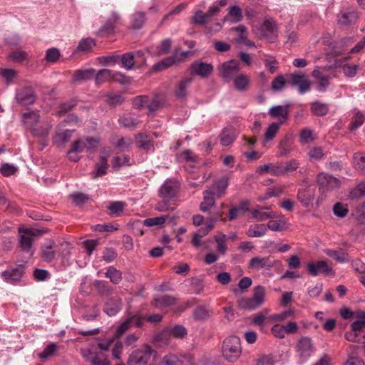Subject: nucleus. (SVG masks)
I'll return each instance as SVG.
<instances>
[{
    "instance_id": "nucleus-1",
    "label": "nucleus",
    "mask_w": 365,
    "mask_h": 365,
    "mask_svg": "<svg viewBox=\"0 0 365 365\" xmlns=\"http://www.w3.org/2000/svg\"><path fill=\"white\" fill-rule=\"evenodd\" d=\"M222 356L229 362H235L241 355L242 348L240 339L237 336L227 337L222 347Z\"/></svg>"
},
{
    "instance_id": "nucleus-2",
    "label": "nucleus",
    "mask_w": 365,
    "mask_h": 365,
    "mask_svg": "<svg viewBox=\"0 0 365 365\" xmlns=\"http://www.w3.org/2000/svg\"><path fill=\"white\" fill-rule=\"evenodd\" d=\"M19 246L22 252L28 254L30 257L32 256L35 252L34 247V241L35 237L41 235L42 232L38 230H34L29 228H19Z\"/></svg>"
},
{
    "instance_id": "nucleus-3",
    "label": "nucleus",
    "mask_w": 365,
    "mask_h": 365,
    "mask_svg": "<svg viewBox=\"0 0 365 365\" xmlns=\"http://www.w3.org/2000/svg\"><path fill=\"white\" fill-rule=\"evenodd\" d=\"M255 34L261 38L270 43L274 42L278 37V28L272 18H265L262 24L255 29Z\"/></svg>"
},
{
    "instance_id": "nucleus-4",
    "label": "nucleus",
    "mask_w": 365,
    "mask_h": 365,
    "mask_svg": "<svg viewBox=\"0 0 365 365\" xmlns=\"http://www.w3.org/2000/svg\"><path fill=\"white\" fill-rule=\"evenodd\" d=\"M264 288L258 285L255 287L252 297H244L238 301L239 307L243 309H255L263 304L264 301Z\"/></svg>"
},
{
    "instance_id": "nucleus-5",
    "label": "nucleus",
    "mask_w": 365,
    "mask_h": 365,
    "mask_svg": "<svg viewBox=\"0 0 365 365\" xmlns=\"http://www.w3.org/2000/svg\"><path fill=\"white\" fill-rule=\"evenodd\" d=\"M316 182L319 190L323 192L336 190L341 185L339 178L325 172H321L317 175Z\"/></svg>"
},
{
    "instance_id": "nucleus-6",
    "label": "nucleus",
    "mask_w": 365,
    "mask_h": 365,
    "mask_svg": "<svg viewBox=\"0 0 365 365\" xmlns=\"http://www.w3.org/2000/svg\"><path fill=\"white\" fill-rule=\"evenodd\" d=\"M25 272V266L19 264L16 267L7 269L0 273L2 279L7 284L18 285Z\"/></svg>"
},
{
    "instance_id": "nucleus-7",
    "label": "nucleus",
    "mask_w": 365,
    "mask_h": 365,
    "mask_svg": "<svg viewBox=\"0 0 365 365\" xmlns=\"http://www.w3.org/2000/svg\"><path fill=\"white\" fill-rule=\"evenodd\" d=\"M240 73V63L230 60L222 63L220 67V73L225 82H230Z\"/></svg>"
},
{
    "instance_id": "nucleus-8",
    "label": "nucleus",
    "mask_w": 365,
    "mask_h": 365,
    "mask_svg": "<svg viewBox=\"0 0 365 365\" xmlns=\"http://www.w3.org/2000/svg\"><path fill=\"white\" fill-rule=\"evenodd\" d=\"M288 83L294 87L298 88V92L300 94H304L309 91L311 82L302 73H291L289 77Z\"/></svg>"
},
{
    "instance_id": "nucleus-9",
    "label": "nucleus",
    "mask_w": 365,
    "mask_h": 365,
    "mask_svg": "<svg viewBox=\"0 0 365 365\" xmlns=\"http://www.w3.org/2000/svg\"><path fill=\"white\" fill-rule=\"evenodd\" d=\"M161 365H194V359L190 354L180 356L168 354L163 357Z\"/></svg>"
},
{
    "instance_id": "nucleus-10",
    "label": "nucleus",
    "mask_w": 365,
    "mask_h": 365,
    "mask_svg": "<svg viewBox=\"0 0 365 365\" xmlns=\"http://www.w3.org/2000/svg\"><path fill=\"white\" fill-rule=\"evenodd\" d=\"M16 99L23 106H31L36 101L35 91L31 86H26L16 91Z\"/></svg>"
},
{
    "instance_id": "nucleus-11",
    "label": "nucleus",
    "mask_w": 365,
    "mask_h": 365,
    "mask_svg": "<svg viewBox=\"0 0 365 365\" xmlns=\"http://www.w3.org/2000/svg\"><path fill=\"white\" fill-rule=\"evenodd\" d=\"M143 317L140 315H132L128 317L123 322H122L114 333L115 339H120L132 326L140 327Z\"/></svg>"
},
{
    "instance_id": "nucleus-12",
    "label": "nucleus",
    "mask_w": 365,
    "mask_h": 365,
    "mask_svg": "<svg viewBox=\"0 0 365 365\" xmlns=\"http://www.w3.org/2000/svg\"><path fill=\"white\" fill-rule=\"evenodd\" d=\"M296 351L302 359H307L314 353V346L312 339L309 336H302L296 344Z\"/></svg>"
},
{
    "instance_id": "nucleus-13",
    "label": "nucleus",
    "mask_w": 365,
    "mask_h": 365,
    "mask_svg": "<svg viewBox=\"0 0 365 365\" xmlns=\"http://www.w3.org/2000/svg\"><path fill=\"white\" fill-rule=\"evenodd\" d=\"M250 214L252 219L258 222L264 221L268 219H274L279 217V215L276 212L270 210L269 207L259 205L252 208L250 210Z\"/></svg>"
},
{
    "instance_id": "nucleus-14",
    "label": "nucleus",
    "mask_w": 365,
    "mask_h": 365,
    "mask_svg": "<svg viewBox=\"0 0 365 365\" xmlns=\"http://www.w3.org/2000/svg\"><path fill=\"white\" fill-rule=\"evenodd\" d=\"M297 199L303 207L308 209L313 206L315 199V190L309 187L299 188Z\"/></svg>"
},
{
    "instance_id": "nucleus-15",
    "label": "nucleus",
    "mask_w": 365,
    "mask_h": 365,
    "mask_svg": "<svg viewBox=\"0 0 365 365\" xmlns=\"http://www.w3.org/2000/svg\"><path fill=\"white\" fill-rule=\"evenodd\" d=\"M179 190L178 183L175 181L167 180L160 187L159 195L162 199L173 200L178 195Z\"/></svg>"
},
{
    "instance_id": "nucleus-16",
    "label": "nucleus",
    "mask_w": 365,
    "mask_h": 365,
    "mask_svg": "<svg viewBox=\"0 0 365 365\" xmlns=\"http://www.w3.org/2000/svg\"><path fill=\"white\" fill-rule=\"evenodd\" d=\"M307 267L309 274L313 277H316L320 273L325 275H329L334 273L332 267L324 260L309 262L307 264Z\"/></svg>"
},
{
    "instance_id": "nucleus-17",
    "label": "nucleus",
    "mask_w": 365,
    "mask_h": 365,
    "mask_svg": "<svg viewBox=\"0 0 365 365\" xmlns=\"http://www.w3.org/2000/svg\"><path fill=\"white\" fill-rule=\"evenodd\" d=\"M312 75L317 83L316 90L319 93L326 92L330 85L331 76L330 75L324 74L319 67L313 70Z\"/></svg>"
},
{
    "instance_id": "nucleus-18",
    "label": "nucleus",
    "mask_w": 365,
    "mask_h": 365,
    "mask_svg": "<svg viewBox=\"0 0 365 365\" xmlns=\"http://www.w3.org/2000/svg\"><path fill=\"white\" fill-rule=\"evenodd\" d=\"M151 356V349L134 351L128 360V365H148Z\"/></svg>"
},
{
    "instance_id": "nucleus-19",
    "label": "nucleus",
    "mask_w": 365,
    "mask_h": 365,
    "mask_svg": "<svg viewBox=\"0 0 365 365\" xmlns=\"http://www.w3.org/2000/svg\"><path fill=\"white\" fill-rule=\"evenodd\" d=\"M58 253L57 245L52 240H46L41 246V257L45 262H51Z\"/></svg>"
},
{
    "instance_id": "nucleus-20",
    "label": "nucleus",
    "mask_w": 365,
    "mask_h": 365,
    "mask_svg": "<svg viewBox=\"0 0 365 365\" xmlns=\"http://www.w3.org/2000/svg\"><path fill=\"white\" fill-rule=\"evenodd\" d=\"M177 218L178 217L175 215H163L155 217L146 218L143 220V224L146 227H152L162 225L168 220L171 225L174 226L177 224Z\"/></svg>"
},
{
    "instance_id": "nucleus-21",
    "label": "nucleus",
    "mask_w": 365,
    "mask_h": 365,
    "mask_svg": "<svg viewBox=\"0 0 365 365\" xmlns=\"http://www.w3.org/2000/svg\"><path fill=\"white\" fill-rule=\"evenodd\" d=\"M274 264L275 261L272 260L270 257H255L250 260L249 266L257 270L269 269L274 267Z\"/></svg>"
},
{
    "instance_id": "nucleus-22",
    "label": "nucleus",
    "mask_w": 365,
    "mask_h": 365,
    "mask_svg": "<svg viewBox=\"0 0 365 365\" xmlns=\"http://www.w3.org/2000/svg\"><path fill=\"white\" fill-rule=\"evenodd\" d=\"M121 304L120 297H110L106 302L103 306V311L109 317H114L121 309Z\"/></svg>"
},
{
    "instance_id": "nucleus-23",
    "label": "nucleus",
    "mask_w": 365,
    "mask_h": 365,
    "mask_svg": "<svg viewBox=\"0 0 365 365\" xmlns=\"http://www.w3.org/2000/svg\"><path fill=\"white\" fill-rule=\"evenodd\" d=\"M167 334L171 335L175 338L182 339L187 334V329L180 324H176L173 326V327H170L167 329L166 330L163 331L162 333L156 336V340H158L164 336H165Z\"/></svg>"
},
{
    "instance_id": "nucleus-24",
    "label": "nucleus",
    "mask_w": 365,
    "mask_h": 365,
    "mask_svg": "<svg viewBox=\"0 0 365 365\" xmlns=\"http://www.w3.org/2000/svg\"><path fill=\"white\" fill-rule=\"evenodd\" d=\"M108 168V158L101 155L99 161L96 163L94 170L91 173V178L93 179H97L106 175Z\"/></svg>"
},
{
    "instance_id": "nucleus-25",
    "label": "nucleus",
    "mask_w": 365,
    "mask_h": 365,
    "mask_svg": "<svg viewBox=\"0 0 365 365\" xmlns=\"http://www.w3.org/2000/svg\"><path fill=\"white\" fill-rule=\"evenodd\" d=\"M289 104L285 106H274L269 108L268 113L272 118H279L280 124L285 122L288 118V108Z\"/></svg>"
},
{
    "instance_id": "nucleus-26",
    "label": "nucleus",
    "mask_w": 365,
    "mask_h": 365,
    "mask_svg": "<svg viewBox=\"0 0 365 365\" xmlns=\"http://www.w3.org/2000/svg\"><path fill=\"white\" fill-rule=\"evenodd\" d=\"M215 192L213 190L207 189L203 192V201L200 203V209L202 212H206L215 204Z\"/></svg>"
},
{
    "instance_id": "nucleus-27",
    "label": "nucleus",
    "mask_w": 365,
    "mask_h": 365,
    "mask_svg": "<svg viewBox=\"0 0 365 365\" xmlns=\"http://www.w3.org/2000/svg\"><path fill=\"white\" fill-rule=\"evenodd\" d=\"M358 19V14L356 11H341L338 16V24L341 26H349L354 24Z\"/></svg>"
},
{
    "instance_id": "nucleus-28",
    "label": "nucleus",
    "mask_w": 365,
    "mask_h": 365,
    "mask_svg": "<svg viewBox=\"0 0 365 365\" xmlns=\"http://www.w3.org/2000/svg\"><path fill=\"white\" fill-rule=\"evenodd\" d=\"M192 72L201 77L208 76L213 71V66L207 63L194 62L191 66Z\"/></svg>"
},
{
    "instance_id": "nucleus-29",
    "label": "nucleus",
    "mask_w": 365,
    "mask_h": 365,
    "mask_svg": "<svg viewBox=\"0 0 365 365\" xmlns=\"http://www.w3.org/2000/svg\"><path fill=\"white\" fill-rule=\"evenodd\" d=\"M192 81V78L191 77H186L178 83L175 90V95L178 99H183L186 97Z\"/></svg>"
},
{
    "instance_id": "nucleus-30",
    "label": "nucleus",
    "mask_w": 365,
    "mask_h": 365,
    "mask_svg": "<svg viewBox=\"0 0 365 365\" xmlns=\"http://www.w3.org/2000/svg\"><path fill=\"white\" fill-rule=\"evenodd\" d=\"M324 253L339 263H346L350 259L348 252L343 249H327L324 250Z\"/></svg>"
},
{
    "instance_id": "nucleus-31",
    "label": "nucleus",
    "mask_w": 365,
    "mask_h": 365,
    "mask_svg": "<svg viewBox=\"0 0 365 365\" xmlns=\"http://www.w3.org/2000/svg\"><path fill=\"white\" fill-rule=\"evenodd\" d=\"M179 53L178 51H175L174 54L171 56L166 57L162 61L155 63L152 67V71L154 72L163 71L173 65L176 62V57Z\"/></svg>"
},
{
    "instance_id": "nucleus-32",
    "label": "nucleus",
    "mask_w": 365,
    "mask_h": 365,
    "mask_svg": "<svg viewBox=\"0 0 365 365\" xmlns=\"http://www.w3.org/2000/svg\"><path fill=\"white\" fill-rule=\"evenodd\" d=\"M143 56V53L141 51H137L135 54L132 52L123 53L121 56H120L121 59L122 67L126 70H131L135 63V56L142 57Z\"/></svg>"
},
{
    "instance_id": "nucleus-33",
    "label": "nucleus",
    "mask_w": 365,
    "mask_h": 365,
    "mask_svg": "<svg viewBox=\"0 0 365 365\" xmlns=\"http://www.w3.org/2000/svg\"><path fill=\"white\" fill-rule=\"evenodd\" d=\"M228 186L229 178L227 176H223L220 179L215 181L212 187L210 189L214 190L217 197H221L225 194Z\"/></svg>"
},
{
    "instance_id": "nucleus-34",
    "label": "nucleus",
    "mask_w": 365,
    "mask_h": 365,
    "mask_svg": "<svg viewBox=\"0 0 365 365\" xmlns=\"http://www.w3.org/2000/svg\"><path fill=\"white\" fill-rule=\"evenodd\" d=\"M235 88L240 92L245 91L248 89L250 78L243 73H239L234 79H232Z\"/></svg>"
},
{
    "instance_id": "nucleus-35",
    "label": "nucleus",
    "mask_w": 365,
    "mask_h": 365,
    "mask_svg": "<svg viewBox=\"0 0 365 365\" xmlns=\"http://www.w3.org/2000/svg\"><path fill=\"white\" fill-rule=\"evenodd\" d=\"M175 302L176 301H175V297H173L172 296L167 295V294L158 295L154 298L153 304L156 308L161 309L163 307H167L170 305H173V304H175Z\"/></svg>"
},
{
    "instance_id": "nucleus-36",
    "label": "nucleus",
    "mask_w": 365,
    "mask_h": 365,
    "mask_svg": "<svg viewBox=\"0 0 365 365\" xmlns=\"http://www.w3.org/2000/svg\"><path fill=\"white\" fill-rule=\"evenodd\" d=\"M118 122L125 128L135 129L140 121L135 115L128 113L120 117L118 119Z\"/></svg>"
},
{
    "instance_id": "nucleus-37",
    "label": "nucleus",
    "mask_w": 365,
    "mask_h": 365,
    "mask_svg": "<svg viewBox=\"0 0 365 365\" xmlns=\"http://www.w3.org/2000/svg\"><path fill=\"white\" fill-rule=\"evenodd\" d=\"M94 76L95 70L93 68L79 69L75 71L73 76V81L74 82L86 81L92 79Z\"/></svg>"
},
{
    "instance_id": "nucleus-38",
    "label": "nucleus",
    "mask_w": 365,
    "mask_h": 365,
    "mask_svg": "<svg viewBox=\"0 0 365 365\" xmlns=\"http://www.w3.org/2000/svg\"><path fill=\"white\" fill-rule=\"evenodd\" d=\"M119 19V15L115 12H113L111 16L108 19L106 23L101 27L99 32L102 34L112 33L114 30L115 24Z\"/></svg>"
},
{
    "instance_id": "nucleus-39",
    "label": "nucleus",
    "mask_w": 365,
    "mask_h": 365,
    "mask_svg": "<svg viewBox=\"0 0 365 365\" xmlns=\"http://www.w3.org/2000/svg\"><path fill=\"white\" fill-rule=\"evenodd\" d=\"M267 232V226L265 224H255L249 227L246 234L250 237H261L264 236Z\"/></svg>"
},
{
    "instance_id": "nucleus-40",
    "label": "nucleus",
    "mask_w": 365,
    "mask_h": 365,
    "mask_svg": "<svg viewBox=\"0 0 365 365\" xmlns=\"http://www.w3.org/2000/svg\"><path fill=\"white\" fill-rule=\"evenodd\" d=\"M136 143L138 146L147 152L153 148V143L149 139L148 136L144 133H139L135 135Z\"/></svg>"
},
{
    "instance_id": "nucleus-41",
    "label": "nucleus",
    "mask_w": 365,
    "mask_h": 365,
    "mask_svg": "<svg viewBox=\"0 0 365 365\" xmlns=\"http://www.w3.org/2000/svg\"><path fill=\"white\" fill-rule=\"evenodd\" d=\"M23 121L29 128L34 130V127L39 121L40 115L38 111L32 110L23 115Z\"/></svg>"
},
{
    "instance_id": "nucleus-42",
    "label": "nucleus",
    "mask_w": 365,
    "mask_h": 365,
    "mask_svg": "<svg viewBox=\"0 0 365 365\" xmlns=\"http://www.w3.org/2000/svg\"><path fill=\"white\" fill-rule=\"evenodd\" d=\"M211 312L207 306H197L193 312L192 317L195 321H205L209 318Z\"/></svg>"
},
{
    "instance_id": "nucleus-43",
    "label": "nucleus",
    "mask_w": 365,
    "mask_h": 365,
    "mask_svg": "<svg viewBox=\"0 0 365 365\" xmlns=\"http://www.w3.org/2000/svg\"><path fill=\"white\" fill-rule=\"evenodd\" d=\"M74 130H65L62 132L56 133L53 138V143L58 146H63L71 138Z\"/></svg>"
},
{
    "instance_id": "nucleus-44",
    "label": "nucleus",
    "mask_w": 365,
    "mask_h": 365,
    "mask_svg": "<svg viewBox=\"0 0 365 365\" xmlns=\"http://www.w3.org/2000/svg\"><path fill=\"white\" fill-rule=\"evenodd\" d=\"M236 138L235 133L232 128H225L220 135V143L223 146H229Z\"/></svg>"
},
{
    "instance_id": "nucleus-45",
    "label": "nucleus",
    "mask_w": 365,
    "mask_h": 365,
    "mask_svg": "<svg viewBox=\"0 0 365 365\" xmlns=\"http://www.w3.org/2000/svg\"><path fill=\"white\" fill-rule=\"evenodd\" d=\"M356 320L351 324L354 331H360L365 329V312L360 311L355 314Z\"/></svg>"
},
{
    "instance_id": "nucleus-46",
    "label": "nucleus",
    "mask_w": 365,
    "mask_h": 365,
    "mask_svg": "<svg viewBox=\"0 0 365 365\" xmlns=\"http://www.w3.org/2000/svg\"><path fill=\"white\" fill-rule=\"evenodd\" d=\"M329 110L328 104L315 101L311 103V111L317 116H324Z\"/></svg>"
},
{
    "instance_id": "nucleus-47",
    "label": "nucleus",
    "mask_w": 365,
    "mask_h": 365,
    "mask_svg": "<svg viewBox=\"0 0 365 365\" xmlns=\"http://www.w3.org/2000/svg\"><path fill=\"white\" fill-rule=\"evenodd\" d=\"M106 277L110 279V281L115 284H119L122 280V273L115 267L110 266L108 267L105 273Z\"/></svg>"
},
{
    "instance_id": "nucleus-48",
    "label": "nucleus",
    "mask_w": 365,
    "mask_h": 365,
    "mask_svg": "<svg viewBox=\"0 0 365 365\" xmlns=\"http://www.w3.org/2000/svg\"><path fill=\"white\" fill-rule=\"evenodd\" d=\"M365 120V116L361 112H356L352 117L349 125V129L351 131H354L360 128Z\"/></svg>"
},
{
    "instance_id": "nucleus-49",
    "label": "nucleus",
    "mask_w": 365,
    "mask_h": 365,
    "mask_svg": "<svg viewBox=\"0 0 365 365\" xmlns=\"http://www.w3.org/2000/svg\"><path fill=\"white\" fill-rule=\"evenodd\" d=\"M133 143V140L130 138L122 137L116 141H113V145L120 151H128Z\"/></svg>"
},
{
    "instance_id": "nucleus-50",
    "label": "nucleus",
    "mask_w": 365,
    "mask_h": 365,
    "mask_svg": "<svg viewBox=\"0 0 365 365\" xmlns=\"http://www.w3.org/2000/svg\"><path fill=\"white\" fill-rule=\"evenodd\" d=\"M96 45V41L94 39L88 37L85 38H82L76 49V51L81 52H86L90 51L93 46Z\"/></svg>"
},
{
    "instance_id": "nucleus-51",
    "label": "nucleus",
    "mask_w": 365,
    "mask_h": 365,
    "mask_svg": "<svg viewBox=\"0 0 365 365\" xmlns=\"http://www.w3.org/2000/svg\"><path fill=\"white\" fill-rule=\"evenodd\" d=\"M145 13L142 11H138L131 16V25L135 29H140L145 24Z\"/></svg>"
},
{
    "instance_id": "nucleus-52",
    "label": "nucleus",
    "mask_w": 365,
    "mask_h": 365,
    "mask_svg": "<svg viewBox=\"0 0 365 365\" xmlns=\"http://www.w3.org/2000/svg\"><path fill=\"white\" fill-rule=\"evenodd\" d=\"M94 287L103 295H110L112 293V288L108 284V282L103 280H96L94 282Z\"/></svg>"
},
{
    "instance_id": "nucleus-53",
    "label": "nucleus",
    "mask_w": 365,
    "mask_h": 365,
    "mask_svg": "<svg viewBox=\"0 0 365 365\" xmlns=\"http://www.w3.org/2000/svg\"><path fill=\"white\" fill-rule=\"evenodd\" d=\"M227 236L223 233H220L215 237V241L217 244V250L221 255H225L227 252L225 241Z\"/></svg>"
},
{
    "instance_id": "nucleus-54",
    "label": "nucleus",
    "mask_w": 365,
    "mask_h": 365,
    "mask_svg": "<svg viewBox=\"0 0 365 365\" xmlns=\"http://www.w3.org/2000/svg\"><path fill=\"white\" fill-rule=\"evenodd\" d=\"M172 200L168 199H162L155 206V210L158 212H166L168 210H174L175 204L171 203Z\"/></svg>"
},
{
    "instance_id": "nucleus-55",
    "label": "nucleus",
    "mask_w": 365,
    "mask_h": 365,
    "mask_svg": "<svg viewBox=\"0 0 365 365\" xmlns=\"http://www.w3.org/2000/svg\"><path fill=\"white\" fill-rule=\"evenodd\" d=\"M61 56L59 49L57 48H50L46 51L45 59L49 63H56Z\"/></svg>"
},
{
    "instance_id": "nucleus-56",
    "label": "nucleus",
    "mask_w": 365,
    "mask_h": 365,
    "mask_svg": "<svg viewBox=\"0 0 365 365\" xmlns=\"http://www.w3.org/2000/svg\"><path fill=\"white\" fill-rule=\"evenodd\" d=\"M0 75L7 85L11 83L13 80L16 78L17 73L15 70L11 68H4L0 71Z\"/></svg>"
},
{
    "instance_id": "nucleus-57",
    "label": "nucleus",
    "mask_w": 365,
    "mask_h": 365,
    "mask_svg": "<svg viewBox=\"0 0 365 365\" xmlns=\"http://www.w3.org/2000/svg\"><path fill=\"white\" fill-rule=\"evenodd\" d=\"M280 125L279 123H272L269 125L264 134L266 141H270L274 138L279 129Z\"/></svg>"
},
{
    "instance_id": "nucleus-58",
    "label": "nucleus",
    "mask_w": 365,
    "mask_h": 365,
    "mask_svg": "<svg viewBox=\"0 0 365 365\" xmlns=\"http://www.w3.org/2000/svg\"><path fill=\"white\" fill-rule=\"evenodd\" d=\"M112 71L109 69H102L96 74L95 73V80L96 83L100 84L112 77Z\"/></svg>"
},
{
    "instance_id": "nucleus-59",
    "label": "nucleus",
    "mask_w": 365,
    "mask_h": 365,
    "mask_svg": "<svg viewBox=\"0 0 365 365\" xmlns=\"http://www.w3.org/2000/svg\"><path fill=\"white\" fill-rule=\"evenodd\" d=\"M314 140L313 131L309 128L302 130L299 135V141L302 144H308Z\"/></svg>"
},
{
    "instance_id": "nucleus-60",
    "label": "nucleus",
    "mask_w": 365,
    "mask_h": 365,
    "mask_svg": "<svg viewBox=\"0 0 365 365\" xmlns=\"http://www.w3.org/2000/svg\"><path fill=\"white\" fill-rule=\"evenodd\" d=\"M73 202L78 206L86 204L90 199L89 195L85 193L76 192L70 195Z\"/></svg>"
},
{
    "instance_id": "nucleus-61",
    "label": "nucleus",
    "mask_w": 365,
    "mask_h": 365,
    "mask_svg": "<svg viewBox=\"0 0 365 365\" xmlns=\"http://www.w3.org/2000/svg\"><path fill=\"white\" fill-rule=\"evenodd\" d=\"M333 212L335 216L340 218H344L347 215L349 210L341 202H336L333 206Z\"/></svg>"
},
{
    "instance_id": "nucleus-62",
    "label": "nucleus",
    "mask_w": 365,
    "mask_h": 365,
    "mask_svg": "<svg viewBox=\"0 0 365 365\" xmlns=\"http://www.w3.org/2000/svg\"><path fill=\"white\" fill-rule=\"evenodd\" d=\"M91 363L93 365H110L108 357L104 354L99 352H97L95 356L91 359Z\"/></svg>"
},
{
    "instance_id": "nucleus-63",
    "label": "nucleus",
    "mask_w": 365,
    "mask_h": 365,
    "mask_svg": "<svg viewBox=\"0 0 365 365\" xmlns=\"http://www.w3.org/2000/svg\"><path fill=\"white\" fill-rule=\"evenodd\" d=\"M125 203L122 201H115L111 202L108 209L110 212V214L115 216L118 215V214L124 210Z\"/></svg>"
},
{
    "instance_id": "nucleus-64",
    "label": "nucleus",
    "mask_w": 365,
    "mask_h": 365,
    "mask_svg": "<svg viewBox=\"0 0 365 365\" xmlns=\"http://www.w3.org/2000/svg\"><path fill=\"white\" fill-rule=\"evenodd\" d=\"M353 159L356 169L365 173V156L361 155L360 153H356Z\"/></svg>"
}]
</instances>
